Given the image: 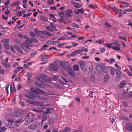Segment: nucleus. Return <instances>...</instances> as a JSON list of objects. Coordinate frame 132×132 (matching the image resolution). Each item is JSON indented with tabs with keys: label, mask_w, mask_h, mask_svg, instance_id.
<instances>
[{
	"label": "nucleus",
	"mask_w": 132,
	"mask_h": 132,
	"mask_svg": "<svg viewBox=\"0 0 132 132\" xmlns=\"http://www.w3.org/2000/svg\"><path fill=\"white\" fill-rule=\"evenodd\" d=\"M61 66L64 70H67L69 74L71 76L73 77L75 76V72L69 66H68L64 63H62L61 64Z\"/></svg>",
	"instance_id": "f257e3e1"
},
{
	"label": "nucleus",
	"mask_w": 132,
	"mask_h": 132,
	"mask_svg": "<svg viewBox=\"0 0 132 132\" xmlns=\"http://www.w3.org/2000/svg\"><path fill=\"white\" fill-rule=\"evenodd\" d=\"M24 95L26 97L32 100H35V98H37L39 99H41L39 95L35 93H33L32 92H31L30 94H25Z\"/></svg>",
	"instance_id": "f03ea898"
},
{
	"label": "nucleus",
	"mask_w": 132,
	"mask_h": 132,
	"mask_svg": "<svg viewBox=\"0 0 132 132\" xmlns=\"http://www.w3.org/2000/svg\"><path fill=\"white\" fill-rule=\"evenodd\" d=\"M96 68L97 71L99 73H101L103 72H106L107 71V68L105 66H102L100 65H96Z\"/></svg>",
	"instance_id": "7ed1b4c3"
},
{
	"label": "nucleus",
	"mask_w": 132,
	"mask_h": 132,
	"mask_svg": "<svg viewBox=\"0 0 132 132\" xmlns=\"http://www.w3.org/2000/svg\"><path fill=\"white\" fill-rule=\"evenodd\" d=\"M30 44V43L24 42L23 43V47H22V46H21V47L24 50L26 51H27V49H29L32 47L31 45Z\"/></svg>",
	"instance_id": "20e7f679"
},
{
	"label": "nucleus",
	"mask_w": 132,
	"mask_h": 132,
	"mask_svg": "<svg viewBox=\"0 0 132 132\" xmlns=\"http://www.w3.org/2000/svg\"><path fill=\"white\" fill-rule=\"evenodd\" d=\"M49 118L51 119H55L57 118V115L55 113H52L49 114L48 116Z\"/></svg>",
	"instance_id": "39448f33"
},
{
	"label": "nucleus",
	"mask_w": 132,
	"mask_h": 132,
	"mask_svg": "<svg viewBox=\"0 0 132 132\" xmlns=\"http://www.w3.org/2000/svg\"><path fill=\"white\" fill-rule=\"evenodd\" d=\"M50 66L51 68L55 70L58 69L59 65L58 63H56V62L53 64H50Z\"/></svg>",
	"instance_id": "423d86ee"
},
{
	"label": "nucleus",
	"mask_w": 132,
	"mask_h": 132,
	"mask_svg": "<svg viewBox=\"0 0 132 132\" xmlns=\"http://www.w3.org/2000/svg\"><path fill=\"white\" fill-rule=\"evenodd\" d=\"M28 127L29 129L32 130H34L37 128V126L36 124L32 123L28 126Z\"/></svg>",
	"instance_id": "0eeeda50"
},
{
	"label": "nucleus",
	"mask_w": 132,
	"mask_h": 132,
	"mask_svg": "<svg viewBox=\"0 0 132 132\" xmlns=\"http://www.w3.org/2000/svg\"><path fill=\"white\" fill-rule=\"evenodd\" d=\"M10 88L11 91H14L15 93H16V90L14 86V82H12V85L10 86Z\"/></svg>",
	"instance_id": "6e6552de"
},
{
	"label": "nucleus",
	"mask_w": 132,
	"mask_h": 132,
	"mask_svg": "<svg viewBox=\"0 0 132 132\" xmlns=\"http://www.w3.org/2000/svg\"><path fill=\"white\" fill-rule=\"evenodd\" d=\"M125 128L129 131H132V125H129L128 123H127Z\"/></svg>",
	"instance_id": "1a4fd4ad"
},
{
	"label": "nucleus",
	"mask_w": 132,
	"mask_h": 132,
	"mask_svg": "<svg viewBox=\"0 0 132 132\" xmlns=\"http://www.w3.org/2000/svg\"><path fill=\"white\" fill-rule=\"evenodd\" d=\"M117 77L118 78H120L122 74L120 71L118 70L117 69L116 71Z\"/></svg>",
	"instance_id": "9d476101"
},
{
	"label": "nucleus",
	"mask_w": 132,
	"mask_h": 132,
	"mask_svg": "<svg viewBox=\"0 0 132 132\" xmlns=\"http://www.w3.org/2000/svg\"><path fill=\"white\" fill-rule=\"evenodd\" d=\"M71 131L70 129L68 127H65L64 129L63 130H61L60 131V132H70Z\"/></svg>",
	"instance_id": "9b49d317"
},
{
	"label": "nucleus",
	"mask_w": 132,
	"mask_h": 132,
	"mask_svg": "<svg viewBox=\"0 0 132 132\" xmlns=\"http://www.w3.org/2000/svg\"><path fill=\"white\" fill-rule=\"evenodd\" d=\"M72 4L73 6L76 8H78L81 7V6L78 3L73 2H72Z\"/></svg>",
	"instance_id": "f8f14e48"
},
{
	"label": "nucleus",
	"mask_w": 132,
	"mask_h": 132,
	"mask_svg": "<svg viewBox=\"0 0 132 132\" xmlns=\"http://www.w3.org/2000/svg\"><path fill=\"white\" fill-rule=\"evenodd\" d=\"M33 111L35 112L41 113L43 112V110L41 109H35L33 110Z\"/></svg>",
	"instance_id": "ddd939ff"
},
{
	"label": "nucleus",
	"mask_w": 132,
	"mask_h": 132,
	"mask_svg": "<svg viewBox=\"0 0 132 132\" xmlns=\"http://www.w3.org/2000/svg\"><path fill=\"white\" fill-rule=\"evenodd\" d=\"M109 79V76L108 74H106L104 78V81L105 82L108 81Z\"/></svg>",
	"instance_id": "4468645a"
},
{
	"label": "nucleus",
	"mask_w": 132,
	"mask_h": 132,
	"mask_svg": "<svg viewBox=\"0 0 132 132\" xmlns=\"http://www.w3.org/2000/svg\"><path fill=\"white\" fill-rule=\"evenodd\" d=\"M127 83L126 81L125 80H123L121 82L119 85V87L121 88H122Z\"/></svg>",
	"instance_id": "2eb2a0df"
},
{
	"label": "nucleus",
	"mask_w": 132,
	"mask_h": 132,
	"mask_svg": "<svg viewBox=\"0 0 132 132\" xmlns=\"http://www.w3.org/2000/svg\"><path fill=\"white\" fill-rule=\"evenodd\" d=\"M41 33H43L45 36H52V34L47 31H42Z\"/></svg>",
	"instance_id": "dca6fc26"
},
{
	"label": "nucleus",
	"mask_w": 132,
	"mask_h": 132,
	"mask_svg": "<svg viewBox=\"0 0 132 132\" xmlns=\"http://www.w3.org/2000/svg\"><path fill=\"white\" fill-rule=\"evenodd\" d=\"M79 54V51L78 50L72 52L71 54V55L72 56H75L78 54Z\"/></svg>",
	"instance_id": "f3484780"
},
{
	"label": "nucleus",
	"mask_w": 132,
	"mask_h": 132,
	"mask_svg": "<svg viewBox=\"0 0 132 132\" xmlns=\"http://www.w3.org/2000/svg\"><path fill=\"white\" fill-rule=\"evenodd\" d=\"M105 45L106 46L108 47L109 48H111L113 45V44L111 43H108L105 44Z\"/></svg>",
	"instance_id": "a211bd4d"
},
{
	"label": "nucleus",
	"mask_w": 132,
	"mask_h": 132,
	"mask_svg": "<svg viewBox=\"0 0 132 132\" xmlns=\"http://www.w3.org/2000/svg\"><path fill=\"white\" fill-rule=\"evenodd\" d=\"M46 29L51 32H53L54 31V30L51 27L49 26H47L46 27Z\"/></svg>",
	"instance_id": "6ab92c4d"
},
{
	"label": "nucleus",
	"mask_w": 132,
	"mask_h": 132,
	"mask_svg": "<svg viewBox=\"0 0 132 132\" xmlns=\"http://www.w3.org/2000/svg\"><path fill=\"white\" fill-rule=\"evenodd\" d=\"M73 68L75 71H78L79 70V66L78 65H75L73 66Z\"/></svg>",
	"instance_id": "aec40b11"
},
{
	"label": "nucleus",
	"mask_w": 132,
	"mask_h": 132,
	"mask_svg": "<svg viewBox=\"0 0 132 132\" xmlns=\"http://www.w3.org/2000/svg\"><path fill=\"white\" fill-rule=\"evenodd\" d=\"M85 50V48L83 46H81L79 48V49L78 50L79 51V53H80V52H82Z\"/></svg>",
	"instance_id": "412c9836"
},
{
	"label": "nucleus",
	"mask_w": 132,
	"mask_h": 132,
	"mask_svg": "<svg viewBox=\"0 0 132 132\" xmlns=\"http://www.w3.org/2000/svg\"><path fill=\"white\" fill-rule=\"evenodd\" d=\"M31 118H26L25 119V121L27 123L26 124V125H28L31 122Z\"/></svg>",
	"instance_id": "4be33fe9"
},
{
	"label": "nucleus",
	"mask_w": 132,
	"mask_h": 132,
	"mask_svg": "<svg viewBox=\"0 0 132 132\" xmlns=\"http://www.w3.org/2000/svg\"><path fill=\"white\" fill-rule=\"evenodd\" d=\"M40 58L42 61H44L45 59L47 58L46 56L44 54H42L41 55Z\"/></svg>",
	"instance_id": "5701e85b"
},
{
	"label": "nucleus",
	"mask_w": 132,
	"mask_h": 132,
	"mask_svg": "<svg viewBox=\"0 0 132 132\" xmlns=\"http://www.w3.org/2000/svg\"><path fill=\"white\" fill-rule=\"evenodd\" d=\"M25 42L31 43H32V39L31 38V39H30L28 37L26 39Z\"/></svg>",
	"instance_id": "b1692460"
},
{
	"label": "nucleus",
	"mask_w": 132,
	"mask_h": 132,
	"mask_svg": "<svg viewBox=\"0 0 132 132\" xmlns=\"http://www.w3.org/2000/svg\"><path fill=\"white\" fill-rule=\"evenodd\" d=\"M36 89L38 91L41 93L44 94L45 93V92L43 90H41V89L37 87H36Z\"/></svg>",
	"instance_id": "393cba45"
},
{
	"label": "nucleus",
	"mask_w": 132,
	"mask_h": 132,
	"mask_svg": "<svg viewBox=\"0 0 132 132\" xmlns=\"http://www.w3.org/2000/svg\"><path fill=\"white\" fill-rule=\"evenodd\" d=\"M3 64L5 67L7 68H9L10 67V65L4 62H2Z\"/></svg>",
	"instance_id": "a878e982"
},
{
	"label": "nucleus",
	"mask_w": 132,
	"mask_h": 132,
	"mask_svg": "<svg viewBox=\"0 0 132 132\" xmlns=\"http://www.w3.org/2000/svg\"><path fill=\"white\" fill-rule=\"evenodd\" d=\"M2 41L3 43H7L9 42V39H5L2 40Z\"/></svg>",
	"instance_id": "bb28decb"
},
{
	"label": "nucleus",
	"mask_w": 132,
	"mask_h": 132,
	"mask_svg": "<svg viewBox=\"0 0 132 132\" xmlns=\"http://www.w3.org/2000/svg\"><path fill=\"white\" fill-rule=\"evenodd\" d=\"M104 25L106 27L109 28H111L112 27V25L106 22H105Z\"/></svg>",
	"instance_id": "cd10ccee"
},
{
	"label": "nucleus",
	"mask_w": 132,
	"mask_h": 132,
	"mask_svg": "<svg viewBox=\"0 0 132 132\" xmlns=\"http://www.w3.org/2000/svg\"><path fill=\"white\" fill-rule=\"evenodd\" d=\"M40 18L41 19L44 21H48L47 18L46 17L43 16H40Z\"/></svg>",
	"instance_id": "c85d7f7f"
},
{
	"label": "nucleus",
	"mask_w": 132,
	"mask_h": 132,
	"mask_svg": "<svg viewBox=\"0 0 132 132\" xmlns=\"http://www.w3.org/2000/svg\"><path fill=\"white\" fill-rule=\"evenodd\" d=\"M112 49L113 50H118V51H120L121 49L119 47H117V46H114L112 47Z\"/></svg>",
	"instance_id": "c756f323"
},
{
	"label": "nucleus",
	"mask_w": 132,
	"mask_h": 132,
	"mask_svg": "<svg viewBox=\"0 0 132 132\" xmlns=\"http://www.w3.org/2000/svg\"><path fill=\"white\" fill-rule=\"evenodd\" d=\"M78 9V12L79 13H84V10L83 8H81Z\"/></svg>",
	"instance_id": "7c9ffc66"
},
{
	"label": "nucleus",
	"mask_w": 132,
	"mask_h": 132,
	"mask_svg": "<svg viewBox=\"0 0 132 132\" xmlns=\"http://www.w3.org/2000/svg\"><path fill=\"white\" fill-rule=\"evenodd\" d=\"M50 25L51 27H52L54 29H55L56 27V24H54L53 22L51 23Z\"/></svg>",
	"instance_id": "2f4dec72"
},
{
	"label": "nucleus",
	"mask_w": 132,
	"mask_h": 132,
	"mask_svg": "<svg viewBox=\"0 0 132 132\" xmlns=\"http://www.w3.org/2000/svg\"><path fill=\"white\" fill-rule=\"evenodd\" d=\"M71 26L75 28H79V26L75 23H72Z\"/></svg>",
	"instance_id": "473e14b6"
},
{
	"label": "nucleus",
	"mask_w": 132,
	"mask_h": 132,
	"mask_svg": "<svg viewBox=\"0 0 132 132\" xmlns=\"http://www.w3.org/2000/svg\"><path fill=\"white\" fill-rule=\"evenodd\" d=\"M48 47V46L46 45H44L40 49V50H45L46 49V48Z\"/></svg>",
	"instance_id": "72a5a7b5"
},
{
	"label": "nucleus",
	"mask_w": 132,
	"mask_h": 132,
	"mask_svg": "<svg viewBox=\"0 0 132 132\" xmlns=\"http://www.w3.org/2000/svg\"><path fill=\"white\" fill-rule=\"evenodd\" d=\"M10 49L11 50L13 53H15L16 52L15 51V49L14 48V47L12 45H11L10 46Z\"/></svg>",
	"instance_id": "f704fd0d"
},
{
	"label": "nucleus",
	"mask_w": 132,
	"mask_h": 132,
	"mask_svg": "<svg viewBox=\"0 0 132 132\" xmlns=\"http://www.w3.org/2000/svg\"><path fill=\"white\" fill-rule=\"evenodd\" d=\"M31 38L32 39V42L33 41L34 42L36 43L38 42L37 40L35 38L33 37Z\"/></svg>",
	"instance_id": "c9c22d12"
},
{
	"label": "nucleus",
	"mask_w": 132,
	"mask_h": 132,
	"mask_svg": "<svg viewBox=\"0 0 132 132\" xmlns=\"http://www.w3.org/2000/svg\"><path fill=\"white\" fill-rule=\"evenodd\" d=\"M47 3L50 5H51L54 3V0H51L50 1H47Z\"/></svg>",
	"instance_id": "e433bc0d"
},
{
	"label": "nucleus",
	"mask_w": 132,
	"mask_h": 132,
	"mask_svg": "<svg viewBox=\"0 0 132 132\" xmlns=\"http://www.w3.org/2000/svg\"><path fill=\"white\" fill-rule=\"evenodd\" d=\"M115 60L113 58H111L110 60H108V61L111 63H112L115 61Z\"/></svg>",
	"instance_id": "4c0bfd02"
},
{
	"label": "nucleus",
	"mask_w": 132,
	"mask_h": 132,
	"mask_svg": "<svg viewBox=\"0 0 132 132\" xmlns=\"http://www.w3.org/2000/svg\"><path fill=\"white\" fill-rule=\"evenodd\" d=\"M26 101L28 103L31 104H34V102L32 101L31 100L29 99H27L26 100Z\"/></svg>",
	"instance_id": "58836bf2"
},
{
	"label": "nucleus",
	"mask_w": 132,
	"mask_h": 132,
	"mask_svg": "<svg viewBox=\"0 0 132 132\" xmlns=\"http://www.w3.org/2000/svg\"><path fill=\"white\" fill-rule=\"evenodd\" d=\"M4 46L7 49H8L9 48L10 46L9 44H4Z\"/></svg>",
	"instance_id": "ea45409f"
},
{
	"label": "nucleus",
	"mask_w": 132,
	"mask_h": 132,
	"mask_svg": "<svg viewBox=\"0 0 132 132\" xmlns=\"http://www.w3.org/2000/svg\"><path fill=\"white\" fill-rule=\"evenodd\" d=\"M110 71L111 74L113 76L114 74V69H111Z\"/></svg>",
	"instance_id": "a19ab883"
},
{
	"label": "nucleus",
	"mask_w": 132,
	"mask_h": 132,
	"mask_svg": "<svg viewBox=\"0 0 132 132\" xmlns=\"http://www.w3.org/2000/svg\"><path fill=\"white\" fill-rule=\"evenodd\" d=\"M79 63L81 68L84 67V63L83 62L80 61L79 62Z\"/></svg>",
	"instance_id": "79ce46f5"
},
{
	"label": "nucleus",
	"mask_w": 132,
	"mask_h": 132,
	"mask_svg": "<svg viewBox=\"0 0 132 132\" xmlns=\"http://www.w3.org/2000/svg\"><path fill=\"white\" fill-rule=\"evenodd\" d=\"M99 49L100 50V51L101 52V53L103 52H104L105 51V50L104 48L103 47L100 48Z\"/></svg>",
	"instance_id": "37998d69"
},
{
	"label": "nucleus",
	"mask_w": 132,
	"mask_h": 132,
	"mask_svg": "<svg viewBox=\"0 0 132 132\" xmlns=\"http://www.w3.org/2000/svg\"><path fill=\"white\" fill-rule=\"evenodd\" d=\"M118 37H119V38L120 39H122L123 40H125V41H127L126 39L124 37H123L120 36H119Z\"/></svg>",
	"instance_id": "c03bdc74"
},
{
	"label": "nucleus",
	"mask_w": 132,
	"mask_h": 132,
	"mask_svg": "<svg viewBox=\"0 0 132 132\" xmlns=\"http://www.w3.org/2000/svg\"><path fill=\"white\" fill-rule=\"evenodd\" d=\"M27 76L28 78L31 77L32 76V74L31 73L29 72L27 74Z\"/></svg>",
	"instance_id": "a18cd8bd"
},
{
	"label": "nucleus",
	"mask_w": 132,
	"mask_h": 132,
	"mask_svg": "<svg viewBox=\"0 0 132 132\" xmlns=\"http://www.w3.org/2000/svg\"><path fill=\"white\" fill-rule=\"evenodd\" d=\"M53 119H51L48 122L52 124L54 123V121Z\"/></svg>",
	"instance_id": "49530a36"
},
{
	"label": "nucleus",
	"mask_w": 132,
	"mask_h": 132,
	"mask_svg": "<svg viewBox=\"0 0 132 132\" xmlns=\"http://www.w3.org/2000/svg\"><path fill=\"white\" fill-rule=\"evenodd\" d=\"M0 128H1L0 130H2V131H5L6 130V128L4 127H1Z\"/></svg>",
	"instance_id": "de8ad7c7"
},
{
	"label": "nucleus",
	"mask_w": 132,
	"mask_h": 132,
	"mask_svg": "<svg viewBox=\"0 0 132 132\" xmlns=\"http://www.w3.org/2000/svg\"><path fill=\"white\" fill-rule=\"evenodd\" d=\"M38 80L42 82H43L44 81V79L41 77H40L38 78Z\"/></svg>",
	"instance_id": "09e8293b"
},
{
	"label": "nucleus",
	"mask_w": 132,
	"mask_h": 132,
	"mask_svg": "<svg viewBox=\"0 0 132 132\" xmlns=\"http://www.w3.org/2000/svg\"><path fill=\"white\" fill-rule=\"evenodd\" d=\"M22 15V14L21 12L19 11H18V13H16V15L18 16H21Z\"/></svg>",
	"instance_id": "8fccbe9b"
},
{
	"label": "nucleus",
	"mask_w": 132,
	"mask_h": 132,
	"mask_svg": "<svg viewBox=\"0 0 132 132\" xmlns=\"http://www.w3.org/2000/svg\"><path fill=\"white\" fill-rule=\"evenodd\" d=\"M19 1H18L17 2L13 3V4H14L15 5H19Z\"/></svg>",
	"instance_id": "3c124183"
},
{
	"label": "nucleus",
	"mask_w": 132,
	"mask_h": 132,
	"mask_svg": "<svg viewBox=\"0 0 132 132\" xmlns=\"http://www.w3.org/2000/svg\"><path fill=\"white\" fill-rule=\"evenodd\" d=\"M96 42L100 43L101 44H102V42H104V41L103 40H102L101 39L99 40H98V41H96Z\"/></svg>",
	"instance_id": "603ef678"
},
{
	"label": "nucleus",
	"mask_w": 132,
	"mask_h": 132,
	"mask_svg": "<svg viewBox=\"0 0 132 132\" xmlns=\"http://www.w3.org/2000/svg\"><path fill=\"white\" fill-rule=\"evenodd\" d=\"M59 81L60 82L61 84L63 85H66V84L64 82L61 80L60 79H59Z\"/></svg>",
	"instance_id": "864d4df0"
},
{
	"label": "nucleus",
	"mask_w": 132,
	"mask_h": 132,
	"mask_svg": "<svg viewBox=\"0 0 132 132\" xmlns=\"http://www.w3.org/2000/svg\"><path fill=\"white\" fill-rule=\"evenodd\" d=\"M19 103L22 106H24L25 105L24 103V102L21 101H20L19 102Z\"/></svg>",
	"instance_id": "5fc2aeb1"
},
{
	"label": "nucleus",
	"mask_w": 132,
	"mask_h": 132,
	"mask_svg": "<svg viewBox=\"0 0 132 132\" xmlns=\"http://www.w3.org/2000/svg\"><path fill=\"white\" fill-rule=\"evenodd\" d=\"M22 120L21 119H20L18 120L15 121V124H16L18 123H19L21 122Z\"/></svg>",
	"instance_id": "6e6d98bb"
},
{
	"label": "nucleus",
	"mask_w": 132,
	"mask_h": 132,
	"mask_svg": "<svg viewBox=\"0 0 132 132\" xmlns=\"http://www.w3.org/2000/svg\"><path fill=\"white\" fill-rule=\"evenodd\" d=\"M61 78L66 82L67 83L68 82L67 79L64 77H61Z\"/></svg>",
	"instance_id": "4d7b16f0"
},
{
	"label": "nucleus",
	"mask_w": 132,
	"mask_h": 132,
	"mask_svg": "<svg viewBox=\"0 0 132 132\" xmlns=\"http://www.w3.org/2000/svg\"><path fill=\"white\" fill-rule=\"evenodd\" d=\"M88 7L89 8H92L93 9H95L93 5L92 4H90L88 5Z\"/></svg>",
	"instance_id": "13d9d810"
},
{
	"label": "nucleus",
	"mask_w": 132,
	"mask_h": 132,
	"mask_svg": "<svg viewBox=\"0 0 132 132\" xmlns=\"http://www.w3.org/2000/svg\"><path fill=\"white\" fill-rule=\"evenodd\" d=\"M114 66L116 67H117V68L118 69H119L120 70L121 69V67L119 66L117 64H114Z\"/></svg>",
	"instance_id": "bf43d9fd"
},
{
	"label": "nucleus",
	"mask_w": 132,
	"mask_h": 132,
	"mask_svg": "<svg viewBox=\"0 0 132 132\" xmlns=\"http://www.w3.org/2000/svg\"><path fill=\"white\" fill-rule=\"evenodd\" d=\"M11 128H15V126H17V125H15L14 124H13V123H11Z\"/></svg>",
	"instance_id": "052dcab7"
},
{
	"label": "nucleus",
	"mask_w": 132,
	"mask_h": 132,
	"mask_svg": "<svg viewBox=\"0 0 132 132\" xmlns=\"http://www.w3.org/2000/svg\"><path fill=\"white\" fill-rule=\"evenodd\" d=\"M30 34L31 36L34 37H35L36 36L34 33L33 32H30Z\"/></svg>",
	"instance_id": "680f3d73"
},
{
	"label": "nucleus",
	"mask_w": 132,
	"mask_h": 132,
	"mask_svg": "<svg viewBox=\"0 0 132 132\" xmlns=\"http://www.w3.org/2000/svg\"><path fill=\"white\" fill-rule=\"evenodd\" d=\"M36 54V53L35 52H33L31 54V57H33Z\"/></svg>",
	"instance_id": "e2e57ef3"
},
{
	"label": "nucleus",
	"mask_w": 132,
	"mask_h": 132,
	"mask_svg": "<svg viewBox=\"0 0 132 132\" xmlns=\"http://www.w3.org/2000/svg\"><path fill=\"white\" fill-rule=\"evenodd\" d=\"M11 123H7L6 124V126L9 128H11Z\"/></svg>",
	"instance_id": "0e129e2a"
},
{
	"label": "nucleus",
	"mask_w": 132,
	"mask_h": 132,
	"mask_svg": "<svg viewBox=\"0 0 132 132\" xmlns=\"http://www.w3.org/2000/svg\"><path fill=\"white\" fill-rule=\"evenodd\" d=\"M113 45H115V46H119V44L117 42H114L113 43Z\"/></svg>",
	"instance_id": "69168bd1"
},
{
	"label": "nucleus",
	"mask_w": 132,
	"mask_h": 132,
	"mask_svg": "<svg viewBox=\"0 0 132 132\" xmlns=\"http://www.w3.org/2000/svg\"><path fill=\"white\" fill-rule=\"evenodd\" d=\"M74 13L75 14H79V12H78V9H76L74 11Z\"/></svg>",
	"instance_id": "338daca9"
},
{
	"label": "nucleus",
	"mask_w": 132,
	"mask_h": 132,
	"mask_svg": "<svg viewBox=\"0 0 132 132\" xmlns=\"http://www.w3.org/2000/svg\"><path fill=\"white\" fill-rule=\"evenodd\" d=\"M58 131V129H54L52 131V132H57Z\"/></svg>",
	"instance_id": "774afa93"
}]
</instances>
